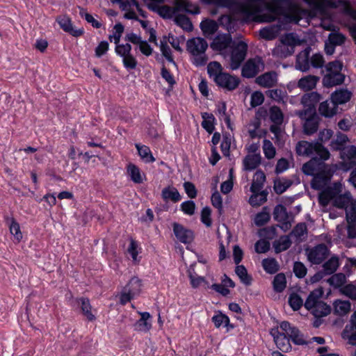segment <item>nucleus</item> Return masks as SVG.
Listing matches in <instances>:
<instances>
[{
    "label": "nucleus",
    "mask_w": 356,
    "mask_h": 356,
    "mask_svg": "<svg viewBox=\"0 0 356 356\" xmlns=\"http://www.w3.org/2000/svg\"><path fill=\"white\" fill-rule=\"evenodd\" d=\"M334 149L340 151V157L343 160L341 167L345 171L356 165V145H350L345 147H334Z\"/></svg>",
    "instance_id": "3"
},
{
    "label": "nucleus",
    "mask_w": 356,
    "mask_h": 356,
    "mask_svg": "<svg viewBox=\"0 0 356 356\" xmlns=\"http://www.w3.org/2000/svg\"><path fill=\"white\" fill-rule=\"evenodd\" d=\"M312 48L307 46L296 56V68L302 72H307L310 68L309 55Z\"/></svg>",
    "instance_id": "10"
},
{
    "label": "nucleus",
    "mask_w": 356,
    "mask_h": 356,
    "mask_svg": "<svg viewBox=\"0 0 356 356\" xmlns=\"http://www.w3.org/2000/svg\"><path fill=\"white\" fill-rule=\"evenodd\" d=\"M293 271L296 277L302 279L307 275V268L302 262L295 261L293 263Z\"/></svg>",
    "instance_id": "54"
},
{
    "label": "nucleus",
    "mask_w": 356,
    "mask_h": 356,
    "mask_svg": "<svg viewBox=\"0 0 356 356\" xmlns=\"http://www.w3.org/2000/svg\"><path fill=\"white\" fill-rule=\"evenodd\" d=\"M337 108L334 106L333 108H330L327 101H324L319 104L318 111L322 116L325 118H332L337 114Z\"/></svg>",
    "instance_id": "47"
},
{
    "label": "nucleus",
    "mask_w": 356,
    "mask_h": 356,
    "mask_svg": "<svg viewBox=\"0 0 356 356\" xmlns=\"http://www.w3.org/2000/svg\"><path fill=\"white\" fill-rule=\"evenodd\" d=\"M211 321L216 328H219L221 325H224V324H228L229 317L226 314H222L221 311H218L216 314L211 318Z\"/></svg>",
    "instance_id": "53"
},
{
    "label": "nucleus",
    "mask_w": 356,
    "mask_h": 356,
    "mask_svg": "<svg viewBox=\"0 0 356 356\" xmlns=\"http://www.w3.org/2000/svg\"><path fill=\"white\" fill-rule=\"evenodd\" d=\"M349 141V138L346 134L338 131L336 134V139L331 142V146L345 147V144Z\"/></svg>",
    "instance_id": "56"
},
{
    "label": "nucleus",
    "mask_w": 356,
    "mask_h": 356,
    "mask_svg": "<svg viewBox=\"0 0 356 356\" xmlns=\"http://www.w3.org/2000/svg\"><path fill=\"white\" fill-rule=\"evenodd\" d=\"M312 313L317 318L327 316L331 312V307L323 301H320L313 309Z\"/></svg>",
    "instance_id": "40"
},
{
    "label": "nucleus",
    "mask_w": 356,
    "mask_h": 356,
    "mask_svg": "<svg viewBox=\"0 0 356 356\" xmlns=\"http://www.w3.org/2000/svg\"><path fill=\"white\" fill-rule=\"evenodd\" d=\"M340 266L339 258L337 255H332L323 264L322 271L325 275L334 274Z\"/></svg>",
    "instance_id": "27"
},
{
    "label": "nucleus",
    "mask_w": 356,
    "mask_h": 356,
    "mask_svg": "<svg viewBox=\"0 0 356 356\" xmlns=\"http://www.w3.org/2000/svg\"><path fill=\"white\" fill-rule=\"evenodd\" d=\"M264 153L265 156L268 159H273L275 155V148L273 145V143L267 139L264 140V145H263Z\"/></svg>",
    "instance_id": "60"
},
{
    "label": "nucleus",
    "mask_w": 356,
    "mask_h": 356,
    "mask_svg": "<svg viewBox=\"0 0 356 356\" xmlns=\"http://www.w3.org/2000/svg\"><path fill=\"white\" fill-rule=\"evenodd\" d=\"M264 101V94L261 91H254L251 95L250 106L255 108L263 104Z\"/></svg>",
    "instance_id": "63"
},
{
    "label": "nucleus",
    "mask_w": 356,
    "mask_h": 356,
    "mask_svg": "<svg viewBox=\"0 0 356 356\" xmlns=\"http://www.w3.org/2000/svg\"><path fill=\"white\" fill-rule=\"evenodd\" d=\"M203 121L202 122V127L209 134H211L215 129L216 118L212 113H203L202 114Z\"/></svg>",
    "instance_id": "32"
},
{
    "label": "nucleus",
    "mask_w": 356,
    "mask_h": 356,
    "mask_svg": "<svg viewBox=\"0 0 356 356\" xmlns=\"http://www.w3.org/2000/svg\"><path fill=\"white\" fill-rule=\"evenodd\" d=\"M161 197L165 201L171 200L175 203L178 202L181 199L178 190L175 187L170 186L165 187L162 190Z\"/></svg>",
    "instance_id": "29"
},
{
    "label": "nucleus",
    "mask_w": 356,
    "mask_h": 356,
    "mask_svg": "<svg viewBox=\"0 0 356 356\" xmlns=\"http://www.w3.org/2000/svg\"><path fill=\"white\" fill-rule=\"evenodd\" d=\"M248 44L243 41L233 42L231 46L229 67L232 70L239 68L245 59L248 53Z\"/></svg>",
    "instance_id": "2"
},
{
    "label": "nucleus",
    "mask_w": 356,
    "mask_h": 356,
    "mask_svg": "<svg viewBox=\"0 0 356 356\" xmlns=\"http://www.w3.org/2000/svg\"><path fill=\"white\" fill-rule=\"evenodd\" d=\"M320 77L314 75H307L301 78L298 82V87L303 91H309L314 89Z\"/></svg>",
    "instance_id": "21"
},
{
    "label": "nucleus",
    "mask_w": 356,
    "mask_h": 356,
    "mask_svg": "<svg viewBox=\"0 0 356 356\" xmlns=\"http://www.w3.org/2000/svg\"><path fill=\"white\" fill-rule=\"evenodd\" d=\"M343 64L342 61L339 60H334L333 61L329 62L325 65L326 71L328 73H341V70L343 69Z\"/></svg>",
    "instance_id": "55"
},
{
    "label": "nucleus",
    "mask_w": 356,
    "mask_h": 356,
    "mask_svg": "<svg viewBox=\"0 0 356 356\" xmlns=\"http://www.w3.org/2000/svg\"><path fill=\"white\" fill-rule=\"evenodd\" d=\"M135 146L138 150L139 156L142 159H146L147 162H154L155 161L149 147L146 145H140V144H136Z\"/></svg>",
    "instance_id": "49"
},
{
    "label": "nucleus",
    "mask_w": 356,
    "mask_h": 356,
    "mask_svg": "<svg viewBox=\"0 0 356 356\" xmlns=\"http://www.w3.org/2000/svg\"><path fill=\"white\" fill-rule=\"evenodd\" d=\"M188 4H179L176 8H172L166 5L158 7L154 3H149L147 5V8L150 10L154 12L156 11L157 13L163 19H171L175 15V13L178 10H182L192 15H197L200 13V11L199 7L195 6L193 10H191L188 8Z\"/></svg>",
    "instance_id": "1"
},
{
    "label": "nucleus",
    "mask_w": 356,
    "mask_h": 356,
    "mask_svg": "<svg viewBox=\"0 0 356 356\" xmlns=\"http://www.w3.org/2000/svg\"><path fill=\"white\" fill-rule=\"evenodd\" d=\"M345 78L346 76L342 73H327L323 77V85L326 88L341 85Z\"/></svg>",
    "instance_id": "17"
},
{
    "label": "nucleus",
    "mask_w": 356,
    "mask_h": 356,
    "mask_svg": "<svg viewBox=\"0 0 356 356\" xmlns=\"http://www.w3.org/2000/svg\"><path fill=\"white\" fill-rule=\"evenodd\" d=\"M346 210L347 220H356V200H352Z\"/></svg>",
    "instance_id": "64"
},
{
    "label": "nucleus",
    "mask_w": 356,
    "mask_h": 356,
    "mask_svg": "<svg viewBox=\"0 0 356 356\" xmlns=\"http://www.w3.org/2000/svg\"><path fill=\"white\" fill-rule=\"evenodd\" d=\"M314 152L318 156V163L320 164L319 161H324L330 158V154L327 148L324 147L321 143H315V150Z\"/></svg>",
    "instance_id": "45"
},
{
    "label": "nucleus",
    "mask_w": 356,
    "mask_h": 356,
    "mask_svg": "<svg viewBox=\"0 0 356 356\" xmlns=\"http://www.w3.org/2000/svg\"><path fill=\"white\" fill-rule=\"evenodd\" d=\"M318 163V157H313L310 161L303 164L302 170L306 175L312 176L316 170V165Z\"/></svg>",
    "instance_id": "50"
},
{
    "label": "nucleus",
    "mask_w": 356,
    "mask_h": 356,
    "mask_svg": "<svg viewBox=\"0 0 356 356\" xmlns=\"http://www.w3.org/2000/svg\"><path fill=\"white\" fill-rule=\"evenodd\" d=\"M273 289L277 293L282 292L286 286V276L283 273L277 274L273 281Z\"/></svg>",
    "instance_id": "43"
},
{
    "label": "nucleus",
    "mask_w": 356,
    "mask_h": 356,
    "mask_svg": "<svg viewBox=\"0 0 356 356\" xmlns=\"http://www.w3.org/2000/svg\"><path fill=\"white\" fill-rule=\"evenodd\" d=\"M274 342L277 348L283 353H288L292 349L289 338L284 332H277L276 337H274Z\"/></svg>",
    "instance_id": "23"
},
{
    "label": "nucleus",
    "mask_w": 356,
    "mask_h": 356,
    "mask_svg": "<svg viewBox=\"0 0 356 356\" xmlns=\"http://www.w3.org/2000/svg\"><path fill=\"white\" fill-rule=\"evenodd\" d=\"M320 118L316 112H313L311 115L305 119L303 124V131L306 135H312L316 133L318 129Z\"/></svg>",
    "instance_id": "15"
},
{
    "label": "nucleus",
    "mask_w": 356,
    "mask_h": 356,
    "mask_svg": "<svg viewBox=\"0 0 356 356\" xmlns=\"http://www.w3.org/2000/svg\"><path fill=\"white\" fill-rule=\"evenodd\" d=\"M315 143L307 140L298 141L296 146V154L299 156H309L314 152Z\"/></svg>",
    "instance_id": "26"
},
{
    "label": "nucleus",
    "mask_w": 356,
    "mask_h": 356,
    "mask_svg": "<svg viewBox=\"0 0 356 356\" xmlns=\"http://www.w3.org/2000/svg\"><path fill=\"white\" fill-rule=\"evenodd\" d=\"M281 330L286 334V337L289 338V341L295 345L302 346L307 345L308 342L304 339V334L298 329V327L293 326L287 321H283L280 323Z\"/></svg>",
    "instance_id": "5"
},
{
    "label": "nucleus",
    "mask_w": 356,
    "mask_h": 356,
    "mask_svg": "<svg viewBox=\"0 0 356 356\" xmlns=\"http://www.w3.org/2000/svg\"><path fill=\"white\" fill-rule=\"evenodd\" d=\"M323 288L322 286H320L311 291L304 304L305 307L307 310L312 309L317 304H318V302H320L318 299L323 296Z\"/></svg>",
    "instance_id": "20"
},
{
    "label": "nucleus",
    "mask_w": 356,
    "mask_h": 356,
    "mask_svg": "<svg viewBox=\"0 0 356 356\" xmlns=\"http://www.w3.org/2000/svg\"><path fill=\"white\" fill-rule=\"evenodd\" d=\"M262 266L267 273L271 275L276 273L280 269L279 264L275 258L264 259Z\"/></svg>",
    "instance_id": "35"
},
{
    "label": "nucleus",
    "mask_w": 356,
    "mask_h": 356,
    "mask_svg": "<svg viewBox=\"0 0 356 356\" xmlns=\"http://www.w3.org/2000/svg\"><path fill=\"white\" fill-rule=\"evenodd\" d=\"M141 287L142 280L138 277H133L124 288L136 296L140 293Z\"/></svg>",
    "instance_id": "39"
},
{
    "label": "nucleus",
    "mask_w": 356,
    "mask_h": 356,
    "mask_svg": "<svg viewBox=\"0 0 356 356\" xmlns=\"http://www.w3.org/2000/svg\"><path fill=\"white\" fill-rule=\"evenodd\" d=\"M233 42L230 34H224L222 36H217L211 43V47L214 50L221 51L228 47Z\"/></svg>",
    "instance_id": "22"
},
{
    "label": "nucleus",
    "mask_w": 356,
    "mask_h": 356,
    "mask_svg": "<svg viewBox=\"0 0 356 356\" xmlns=\"http://www.w3.org/2000/svg\"><path fill=\"white\" fill-rule=\"evenodd\" d=\"M187 50L193 54L195 53L204 54L208 47L207 40L203 38L189 39L186 42Z\"/></svg>",
    "instance_id": "13"
},
{
    "label": "nucleus",
    "mask_w": 356,
    "mask_h": 356,
    "mask_svg": "<svg viewBox=\"0 0 356 356\" xmlns=\"http://www.w3.org/2000/svg\"><path fill=\"white\" fill-rule=\"evenodd\" d=\"M340 292L349 298L356 300V286L350 283L340 289Z\"/></svg>",
    "instance_id": "57"
},
{
    "label": "nucleus",
    "mask_w": 356,
    "mask_h": 356,
    "mask_svg": "<svg viewBox=\"0 0 356 356\" xmlns=\"http://www.w3.org/2000/svg\"><path fill=\"white\" fill-rule=\"evenodd\" d=\"M321 95L317 92L305 93L301 98V103L305 107L315 109V105L321 100Z\"/></svg>",
    "instance_id": "30"
},
{
    "label": "nucleus",
    "mask_w": 356,
    "mask_h": 356,
    "mask_svg": "<svg viewBox=\"0 0 356 356\" xmlns=\"http://www.w3.org/2000/svg\"><path fill=\"white\" fill-rule=\"evenodd\" d=\"M258 63L263 64L262 58L261 57H257V62L256 61V58L248 59L242 67V76L247 79H251L256 76L259 72Z\"/></svg>",
    "instance_id": "9"
},
{
    "label": "nucleus",
    "mask_w": 356,
    "mask_h": 356,
    "mask_svg": "<svg viewBox=\"0 0 356 356\" xmlns=\"http://www.w3.org/2000/svg\"><path fill=\"white\" fill-rule=\"evenodd\" d=\"M211 209L209 207H204L201 211V222L207 227H209L212 225V220L211 218Z\"/></svg>",
    "instance_id": "61"
},
{
    "label": "nucleus",
    "mask_w": 356,
    "mask_h": 356,
    "mask_svg": "<svg viewBox=\"0 0 356 356\" xmlns=\"http://www.w3.org/2000/svg\"><path fill=\"white\" fill-rule=\"evenodd\" d=\"M270 248V243L268 240L260 239L254 244L255 252L261 254L267 252Z\"/></svg>",
    "instance_id": "58"
},
{
    "label": "nucleus",
    "mask_w": 356,
    "mask_h": 356,
    "mask_svg": "<svg viewBox=\"0 0 356 356\" xmlns=\"http://www.w3.org/2000/svg\"><path fill=\"white\" fill-rule=\"evenodd\" d=\"M173 232L177 240L184 244L191 243L194 239V232L178 222L172 225Z\"/></svg>",
    "instance_id": "8"
},
{
    "label": "nucleus",
    "mask_w": 356,
    "mask_h": 356,
    "mask_svg": "<svg viewBox=\"0 0 356 356\" xmlns=\"http://www.w3.org/2000/svg\"><path fill=\"white\" fill-rule=\"evenodd\" d=\"M305 252L308 261L315 265L321 264L330 254V250L325 243H319L312 248H306Z\"/></svg>",
    "instance_id": "4"
},
{
    "label": "nucleus",
    "mask_w": 356,
    "mask_h": 356,
    "mask_svg": "<svg viewBox=\"0 0 356 356\" xmlns=\"http://www.w3.org/2000/svg\"><path fill=\"white\" fill-rule=\"evenodd\" d=\"M353 96V93L347 88H340L331 94V101L333 105L337 108L339 105L348 102Z\"/></svg>",
    "instance_id": "11"
},
{
    "label": "nucleus",
    "mask_w": 356,
    "mask_h": 356,
    "mask_svg": "<svg viewBox=\"0 0 356 356\" xmlns=\"http://www.w3.org/2000/svg\"><path fill=\"white\" fill-rule=\"evenodd\" d=\"M339 191L336 187H327L318 195V203L325 207L336 196Z\"/></svg>",
    "instance_id": "28"
},
{
    "label": "nucleus",
    "mask_w": 356,
    "mask_h": 356,
    "mask_svg": "<svg viewBox=\"0 0 356 356\" xmlns=\"http://www.w3.org/2000/svg\"><path fill=\"white\" fill-rule=\"evenodd\" d=\"M175 22L186 31H191L193 29V26L190 18L185 15H177L175 17Z\"/></svg>",
    "instance_id": "41"
},
{
    "label": "nucleus",
    "mask_w": 356,
    "mask_h": 356,
    "mask_svg": "<svg viewBox=\"0 0 356 356\" xmlns=\"http://www.w3.org/2000/svg\"><path fill=\"white\" fill-rule=\"evenodd\" d=\"M76 302L80 305L81 314L88 321L92 322L96 320V316L92 312V306L88 298L81 297L75 300Z\"/></svg>",
    "instance_id": "16"
},
{
    "label": "nucleus",
    "mask_w": 356,
    "mask_h": 356,
    "mask_svg": "<svg viewBox=\"0 0 356 356\" xmlns=\"http://www.w3.org/2000/svg\"><path fill=\"white\" fill-rule=\"evenodd\" d=\"M292 244L289 236H281L278 240L273 243L275 253L278 254L288 250Z\"/></svg>",
    "instance_id": "31"
},
{
    "label": "nucleus",
    "mask_w": 356,
    "mask_h": 356,
    "mask_svg": "<svg viewBox=\"0 0 356 356\" xmlns=\"http://www.w3.org/2000/svg\"><path fill=\"white\" fill-rule=\"evenodd\" d=\"M214 82L218 87L232 91L238 88L241 79L236 76L223 72L214 78Z\"/></svg>",
    "instance_id": "6"
},
{
    "label": "nucleus",
    "mask_w": 356,
    "mask_h": 356,
    "mask_svg": "<svg viewBox=\"0 0 356 356\" xmlns=\"http://www.w3.org/2000/svg\"><path fill=\"white\" fill-rule=\"evenodd\" d=\"M288 302L293 311L299 310L303 305L302 299L296 293H292L289 296Z\"/></svg>",
    "instance_id": "52"
},
{
    "label": "nucleus",
    "mask_w": 356,
    "mask_h": 356,
    "mask_svg": "<svg viewBox=\"0 0 356 356\" xmlns=\"http://www.w3.org/2000/svg\"><path fill=\"white\" fill-rule=\"evenodd\" d=\"M282 182L280 178H276L274 180L273 189L276 194L281 195L285 192L292 184L293 181L291 179L282 178Z\"/></svg>",
    "instance_id": "34"
},
{
    "label": "nucleus",
    "mask_w": 356,
    "mask_h": 356,
    "mask_svg": "<svg viewBox=\"0 0 356 356\" xmlns=\"http://www.w3.org/2000/svg\"><path fill=\"white\" fill-rule=\"evenodd\" d=\"M327 282L334 288L339 289L346 282V275L343 273H334Z\"/></svg>",
    "instance_id": "38"
},
{
    "label": "nucleus",
    "mask_w": 356,
    "mask_h": 356,
    "mask_svg": "<svg viewBox=\"0 0 356 356\" xmlns=\"http://www.w3.org/2000/svg\"><path fill=\"white\" fill-rule=\"evenodd\" d=\"M122 58L123 65L127 70H132L136 69L138 65V61L132 54L127 55Z\"/></svg>",
    "instance_id": "62"
},
{
    "label": "nucleus",
    "mask_w": 356,
    "mask_h": 356,
    "mask_svg": "<svg viewBox=\"0 0 356 356\" xmlns=\"http://www.w3.org/2000/svg\"><path fill=\"white\" fill-rule=\"evenodd\" d=\"M285 93L286 92L281 89L268 90L266 92V94L268 97L278 103L284 102V97Z\"/></svg>",
    "instance_id": "59"
},
{
    "label": "nucleus",
    "mask_w": 356,
    "mask_h": 356,
    "mask_svg": "<svg viewBox=\"0 0 356 356\" xmlns=\"http://www.w3.org/2000/svg\"><path fill=\"white\" fill-rule=\"evenodd\" d=\"M277 81V74L275 71L265 72L257 76L255 83L263 88H272Z\"/></svg>",
    "instance_id": "14"
},
{
    "label": "nucleus",
    "mask_w": 356,
    "mask_h": 356,
    "mask_svg": "<svg viewBox=\"0 0 356 356\" xmlns=\"http://www.w3.org/2000/svg\"><path fill=\"white\" fill-rule=\"evenodd\" d=\"M351 304L349 300H337L334 302V312L339 315H345L350 310Z\"/></svg>",
    "instance_id": "44"
},
{
    "label": "nucleus",
    "mask_w": 356,
    "mask_h": 356,
    "mask_svg": "<svg viewBox=\"0 0 356 356\" xmlns=\"http://www.w3.org/2000/svg\"><path fill=\"white\" fill-rule=\"evenodd\" d=\"M258 0H246L245 2L238 3L239 11L247 17L253 15L252 10H256V2Z\"/></svg>",
    "instance_id": "42"
},
{
    "label": "nucleus",
    "mask_w": 356,
    "mask_h": 356,
    "mask_svg": "<svg viewBox=\"0 0 356 356\" xmlns=\"http://www.w3.org/2000/svg\"><path fill=\"white\" fill-rule=\"evenodd\" d=\"M294 47H289L286 44H281L277 47L273 51V55L279 58H286L294 53Z\"/></svg>",
    "instance_id": "36"
},
{
    "label": "nucleus",
    "mask_w": 356,
    "mask_h": 356,
    "mask_svg": "<svg viewBox=\"0 0 356 356\" xmlns=\"http://www.w3.org/2000/svg\"><path fill=\"white\" fill-rule=\"evenodd\" d=\"M200 29L204 34H214L218 29V24L213 19H206L200 23Z\"/></svg>",
    "instance_id": "37"
},
{
    "label": "nucleus",
    "mask_w": 356,
    "mask_h": 356,
    "mask_svg": "<svg viewBox=\"0 0 356 356\" xmlns=\"http://www.w3.org/2000/svg\"><path fill=\"white\" fill-rule=\"evenodd\" d=\"M127 173L130 179L135 184H142L144 180L143 177L145 178V175L141 174L140 168L131 163L127 165Z\"/></svg>",
    "instance_id": "24"
},
{
    "label": "nucleus",
    "mask_w": 356,
    "mask_h": 356,
    "mask_svg": "<svg viewBox=\"0 0 356 356\" xmlns=\"http://www.w3.org/2000/svg\"><path fill=\"white\" fill-rule=\"evenodd\" d=\"M235 273L245 285L250 286L252 284V277L248 273L247 269L243 265L238 264L235 268Z\"/></svg>",
    "instance_id": "33"
},
{
    "label": "nucleus",
    "mask_w": 356,
    "mask_h": 356,
    "mask_svg": "<svg viewBox=\"0 0 356 356\" xmlns=\"http://www.w3.org/2000/svg\"><path fill=\"white\" fill-rule=\"evenodd\" d=\"M270 119L276 124H281L282 123L284 115L279 106H273L270 108Z\"/></svg>",
    "instance_id": "46"
},
{
    "label": "nucleus",
    "mask_w": 356,
    "mask_h": 356,
    "mask_svg": "<svg viewBox=\"0 0 356 356\" xmlns=\"http://www.w3.org/2000/svg\"><path fill=\"white\" fill-rule=\"evenodd\" d=\"M3 219L5 223L9 227L10 234L13 235L17 242H19L22 238V233L20 230L19 224L13 216H9L8 215H4Z\"/></svg>",
    "instance_id": "18"
},
{
    "label": "nucleus",
    "mask_w": 356,
    "mask_h": 356,
    "mask_svg": "<svg viewBox=\"0 0 356 356\" xmlns=\"http://www.w3.org/2000/svg\"><path fill=\"white\" fill-rule=\"evenodd\" d=\"M58 23L64 31L70 33L74 37H79L84 33L83 29H73L71 19L69 17H63V18L58 20Z\"/></svg>",
    "instance_id": "19"
},
{
    "label": "nucleus",
    "mask_w": 356,
    "mask_h": 356,
    "mask_svg": "<svg viewBox=\"0 0 356 356\" xmlns=\"http://www.w3.org/2000/svg\"><path fill=\"white\" fill-rule=\"evenodd\" d=\"M334 187L337 188L339 191L336 194V196L333 198V205L341 209H345L349 205L350 202L353 200V197L349 192L344 194H339L341 191V184L339 183H335Z\"/></svg>",
    "instance_id": "12"
},
{
    "label": "nucleus",
    "mask_w": 356,
    "mask_h": 356,
    "mask_svg": "<svg viewBox=\"0 0 356 356\" xmlns=\"http://www.w3.org/2000/svg\"><path fill=\"white\" fill-rule=\"evenodd\" d=\"M222 67L218 61H211L207 65V73L210 77L216 78L219 74H222Z\"/></svg>",
    "instance_id": "51"
},
{
    "label": "nucleus",
    "mask_w": 356,
    "mask_h": 356,
    "mask_svg": "<svg viewBox=\"0 0 356 356\" xmlns=\"http://www.w3.org/2000/svg\"><path fill=\"white\" fill-rule=\"evenodd\" d=\"M278 225H272L266 227L259 230V234L261 237L266 240H272L275 238L277 235V227Z\"/></svg>",
    "instance_id": "48"
},
{
    "label": "nucleus",
    "mask_w": 356,
    "mask_h": 356,
    "mask_svg": "<svg viewBox=\"0 0 356 356\" xmlns=\"http://www.w3.org/2000/svg\"><path fill=\"white\" fill-rule=\"evenodd\" d=\"M261 162L259 153L248 154L243 160V167L245 170L251 171L256 169Z\"/></svg>",
    "instance_id": "25"
},
{
    "label": "nucleus",
    "mask_w": 356,
    "mask_h": 356,
    "mask_svg": "<svg viewBox=\"0 0 356 356\" xmlns=\"http://www.w3.org/2000/svg\"><path fill=\"white\" fill-rule=\"evenodd\" d=\"M273 218L275 220L281 223L280 227L284 231L291 227L293 217H291V213L287 211L286 208L283 204H278L275 207Z\"/></svg>",
    "instance_id": "7"
}]
</instances>
